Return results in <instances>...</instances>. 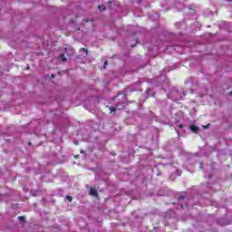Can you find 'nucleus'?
Listing matches in <instances>:
<instances>
[{"label": "nucleus", "instance_id": "nucleus-8", "mask_svg": "<svg viewBox=\"0 0 232 232\" xmlns=\"http://www.w3.org/2000/svg\"><path fill=\"white\" fill-rule=\"evenodd\" d=\"M18 220L20 221H24V216H19Z\"/></svg>", "mask_w": 232, "mask_h": 232}, {"label": "nucleus", "instance_id": "nucleus-4", "mask_svg": "<svg viewBox=\"0 0 232 232\" xmlns=\"http://www.w3.org/2000/svg\"><path fill=\"white\" fill-rule=\"evenodd\" d=\"M98 9L100 10V12H104V10H106V7L101 5H98Z\"/></svg>", "mask_w": 232, "mask_h": 232}, {"label": "nucleus", "instance_id": "nucleus-10", "mask_svg": "<svg viewBox=\"0 0 232 232\" xmlns=\"http://www.w3.org/2000/svg\"><path fill=\"white\" fill-rule=\"evenodd\" d=\"M179 129H182V128H184V125H183V124H179Z\"/></svg>", "mask_w": 232, "mask_h": 232}, {"label": "nucleus", "instance_id": "nucleus-2", "mask_svg": "<svg viewBox=\"0 0 232 232\" xmlns=\"http://www.w3.org/2000/svg\"><path fill=\"white\" fill-rule=\"evenodd\" d=\"M190 130L192 133H198V127L197 125H190Z\"/></svg>", "mask_w": 232, "mask_h": 232}, {"label": "nucleus", "instance_id": "nucleus-9", "mask_svg": "<svg viewBox=\"0 0 232 232\" xmlns=\"http://www.w3.org/2000/svg\"><path fill=\"white\" fill-rule=\"evenodd\" d=\"M106 66H108V62H105V63H104L103 68H106Z\"/></svg>", "mask_w": 232, "mask_h": 232}, {"label": "nucleus", "instance_id": "nucleus-16", "mask_svg": "<svg viewBox=\"0 0 232 232\" xmlns=\"http://www.w3.org/2000/svg\"><path fill=\"white\" fill-rule=\"evenodd\" d=\"M75 144H79V141H76Z\"/></svg>", "mask_w": 232, "mask_h": 232}, {"label": "nucleus", "instance_id": "nucleus-1", "mask_svg": "<svg viewBox=\"0 0 232 232\" xmlns=\"http://www.w3.org/2000/svg\"><path fill=\"white\" fill-rule=\"evenodd\" d=\"M90 195H92V197H99V193L97 192V190L93 188H90Z\"/></svg>", "mask_w": 232, "mask_h": 232}, {"label": "nucleus", "instance_id": "nucleus-11", "mask_svg": "<svg viewBox=\"0 0 232 232\" xmlns=\"http://www.w3.org/2000/svg\"><path fill=\"white\" fill-rule=\"evenodd\" d=\"M52 79H55V74L51 75Z\"/></svg>", "mask_w": 232, "mask_h": 232}, {"label": "nucleus", "instance_id": "nucleus-3", "mask_svg": "<svg viewBox=\"0 0 232 232\" xmlns=\"http://www.w3.org/2000/svg\"><path fill=\"white\" fill-rule=\"evenodd\" d=\"M60 59L63 61V63H66V61H67L66 56L64 55V53H62L60 55Z\"/></svg>", "mask_w": 232, "mask_h": 232}, {"label": "nucleus", "instance_id": "nucleus-13", "mask_svg": "<svg viewBox=\"0 0 232 232\" xmlns=\"http://www.w3.org/2000/svg\"><path fill=\"white\" fill-rule=\"evenodd\" d=\"M204 128H207V129H208V128H209V124H208V125L204 126Z\"/></svg>", "mask_w": 232, "mask_h": 232}, {"label": "nucleus", "instance_id": "nucleus-5", "mask_svg": "<svg viewBox=\"0 0 232 232\" xmlns=\"http://www.w3.org/2000/svg\"><path fill=\"white\" fill-rule=\"evenodd\" d=\"M81 52H83V53H85V55H88V49L81 48Z\"/></svg>", "mask_w": 232, "mask_h": 232}, {"label": "nucleus", "instance_id": "nucleus-7", "mask_svg": "<svg viewBox=\"0 0 232 232\" xmlns=\"http://www.w3.org/2000/svg\"><path fill=\"white\" fill-rule=\"evenodd\" d=\"M66 200H68V202H72V200H73V198H72V196H66Z\"/></svg>", "mask_w": 232, "mask_h": 232}, {"label": "nucleus", "instance_id": "nucleus-15", "mask_svg": "<svg viewBox=\"0 0 232 232\" xmlns=\"http://www.w3.org/2000/svg\"><path fill=\"white\" fill-rule=\"evenodd\" d=\"M112 99H113V100L117 99V96L113 97Z\"/></svg>", "mask_w": 232, "mask_h": 232}, {"label": "nucleus", "instance_id": "nucleus-6", "mask_svg": "<svg viewBox=\"0 0 232 232\" xmlns=\"http://www.w3.org/2000/svg\"><path fill=\"white\" fill-rule=\"evenodd\" d=\"M111 113H113V111H117V108L115 107H110Z\"/></svg>", "mask_w": 232, "mask_h": 232}, {"label": "nucleus", "instance_id": "nucleus-12", "mask_svg": "<svg viewBox=\"0 0 232 232\" xmlns=\"http://www.w3.org/2000/svg\"><path fill=\"white\" fill-rule=\"evenodd\" d=\"M84 21H85V23H90V20H88V19H85Z\"/></svg>", "mask_w": 232, "mask_h": 232}, {"label": "nucleus", "instance_id": "nucleus-14", "mask_svg": "<svg viewBox=\"0 0 232 232\" xmlns=\"http://www.w3.org/2000/svg\"><path fill=\"white\" fill-rule=\"evenodd\" d=\"M28 145H29V146H32V142H29Z\"/></svg>", "mask_w": 232, "mask_h": 232}]
</instances>
